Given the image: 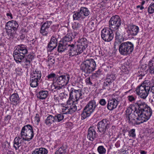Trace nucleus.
<instances>
[{"label":"nucleus","instance_id":"nucleus-1","mask_svg":"<svg viewBox=\"0 0 154 154\" xmlns=\"http://www.w3.org/2000/svg\"><path fill=\"white\" fill-rule=\"evenodd\" d=\"M142 112L139 111H134V114L126 117V120L131 125H137L143 123L149 119V115L146 111L143 113V116L142 115Z\"/></svg>","mask_w":154,"mask_h":154},{"label":"nucleus","instance_id":"nucleus-2","mask_svg":"<svg viewBox=\"0 0 154 154\" xmlns=\"http://www.w3.org/2000/svg\"><path fill=\"white\" fill-rule=\"evenodd\" d=\"M134 47L133 44L129 41L120 42L119 45L116 41L114 43V48H119V53L122 55L127 56L131 54L134 50Z\"/></svg>","mask_w":154,"mask_h":154},{"label":"nucleus","instance_id":"nucleus-3","mask_svg":"<svg viewBox=\"0 0 154 154\" xmlns=\"http://www.w3.org/2000/svg\"><path fill=\"white\" fill-rule=\"evenodd\" d=\"M121 19L117 15L112 16L109 22V27L110 30L116 31L115 38L116 39H119L121 34L119 29L121 24Z\"/></svg>","mask_w":154,"mask_h":154},{"label":"nucleus","instance_id":"nucleus-4","mask_svg":"<svg viewBox=\"0 0 154 154\" xmlns=\"http://www.w3.org/2000/svg\"><path fill=\"white\" fill-rule=\"evenodd\" d=\"M150 89V81L146 80L136 88V92L140 97L145 99L148 95Z\"/></svg>","mask_w":154,"mask_h":154},{"label":"nucleus","instance_id":"nucleus-5","mask_svg":"<svg viewBox=\"0 0 154 154\" xmlns=\"http://www.w3.org/2000/svg\"><path fill=\"white\" fill-rule=\"evenodd\" d=\"M14 51L13 56L14 60L18 63L20 60H22L24 56L28 53L27 47L24 45L21 44L17 45Z\"/></svg>","mask_w":154,"mask_h":154},{"label":"nucleus","instance_id":"nucleus-6","mask_svg":"<svg viewBox=\"0 0 154 154\" xmlns=\"http://www.w3.org/2000/svg\"><path fill=\"white\" fill-rule=\"evenodd\" d=\"M96 62L94 59L87 60L81 65L80 69L82 72L86 74H89L95 69Z\"/></svg>","mask_w":154,"mask_h":154},{"label":"nucleus","instance_id":"nucleus-7","mask_svg":"<svg viewBox=\"0 0 154 154\" xmlns=\"http://www.w3.org/2000/svg\"><path fill=\"white\" fill-rule=\"evenodd\" d=\"M82 92L81 89L76 90L72 88L69 94V98L67 101L66 105H70L72 103L77 102L80 99H82Z\"/></svg>","mask_w":154,"mask_h":154},{"label":"nucleus","instance_id":"nucleus-8","mask_svg":"<svg viewBox=\"0 0 154 154\" xmlns=\"http://www.w3.org/2000/svg\"><path fill=\"white\" fill-rule=\"evenodd\" d=\"M97 105L94 100H92L88 103L84 107L82 114V117L83 119L89 116L94 111Z\"/></svg>","mask_w":154,"mask_h":154},{"label":"nucleus","instance_id":"nucleus-9","mask_svg":"<svg viewBox=\"0 0 154 154\" xmlns=\"http://www.w3.org/2000/svg\"><path fill=\"white\" fill-rule=\"evenodd\" d=\"M20 134L21 137H25L26 141H30L34 136L32 126L30 125H25L22 128Z\"/></svg>","mask_w":154,"mask_h":154},{"label":"nucleus","instance_id":"nucleus-10","mask_svg":"<svg viewBox=\"0 0 154 154\" xmlns=\"http://www.w3.org/2000/svg\"><path fill=\"white\" fill-rule=\"evenodd\" d=\"M136 106L138 107V110H136L135 111H140L142 112V115L143 116V113L144 111H146L148 115H149V119L150 118L152 114V110L151 108L147 106L146 103L144 102L141 100H139L135 103Z\"/></svg>","mask_w":154,"mask_h":154},{"label":"nucleus","instance_id":"nucleus-11","mask_svg":"<svg viewBox=\"0 0 154 154\" xmlns=\"http://www.w3.org/2000/svg\"><path fill=\"white\" fill-rule=\"evenodd\" d=\"M109 126V122L107 119H104L99 122L97 125L98 132L103 134H106V131Z\"/></svg>","mask_w":154,"mask_h":154},{"label":"nucleus","instance_id":"nucleus-12","mask_svg":"<svg viewBox=\"0 0 154 154\" xmlns=\"http://www.w3.org/2000/svg\"><path fill=\"white\" fill-rule=\"evenodd\" d=\"M110 30L109 27V29L104 28L101 31V37L105 42H109L113 38L114 34L112 31Z\"/></svg>","mask_w":154,"mask_h":154},{"label":"nucleus","instance_id":"nucleus-13","mask_svg":"<svg viewBox=\"0 0 154 154\" xmlns=\"http://www.w3.org/2000/svg\"><path fill=\"white\" fill-rule=\"evenodd\" d=\"M116 78L115 75L113 73H111L110 74L108 75L103 85L104 88L108 90L111 88L114 84L113 82Z\"/></svg>","mask_w":154,"mask_h":154},{"label":"nucleus","instance_id":"nucleus-14","mask_svg":"<svg viewBox=\"0 0 154 154\" xmlns=\"http://www.w3.org/2000/svg\"><path fill=\"white\" fill-rule=\"evenodd\" d=\"M56 79L55 83L64 86L68 83L70 79V76L68 74H65L59 76L56 78Z\"/></svg>","mask_w":154,"mask_h":154},{"label":"nucleus","instance_id":"nucleus-15","mask_svg":"<svg viewBox=\"0 0 154 154\" xmlns=\"http://www.w3.org/2000/svg\"><path fill=\"white\" fill-rule=\"evenodd\" d=\"M26 140L25 137H21V134H20V136L16 137L14 140V147L16 150L18 149L20 146H24L26 143L25 141Z\"/></svg>","mask_w":154,"mask_h":154},{"label":"nucleus","instance_id":"nucleus-16","mask_svg":"<svg viewBox=\"0 0 154 154\" xmlns=\"http://www.w3.org/2000/svg\"><path fill=\"white\" fill-rule=\"evenodd\" d=\"M119 97L117 96L115 98L109 99L106 106L107 109L112 111L116 108L119 102Z\"/></svg>","mask_w":154,"mask_h":154},{"label":"nucleus","instance_id":"nucleus-17","mask_svg":"<svg viewBox=\"0 0 154 154\" xmlns=\"http://www.w3.org/2000/svg\"><path fill=\"white\" fill-rule=\"evenodd\" d=\"M34 58V57L33 54L32 53H30L28 55L25 56V55L24 57L22 58V60H20V62H18V63H24L25 67L27 68L29 66L30 63Z\"/></svg>","mask_w":154,"mask_h":154},{"label":"nucleus","instance_id":"nucleus-18","mask_svg":"<svg viewBox=\"0 0 154 154\" xmlns=\"http://www.w3.org/2000/svg\"><path fill=\"white\" fill-rule=\"evenodd\" d=\"M139 32V27L135 25L130 24L127 30L128 36H133L136 35Z\"/></svg>","mask_w":154,"mask_h":154},{"label":"nucleus","instance_id":"nucleus-19","mask_svg":"<svg viewBox=\"0 0 154 154\" xmlns=\"http://www.w3.org/2000/svg\"><path fill=\"white\" fill-rule=\"evenodd\" d=\"M51 21H47L42 25L40 29V33L44 36H47L49 32V27L52 24Z\"/></svg>","mask_w":154,"mask_h":154},{"label":"nucleus","instance_id":"nucleus-20","mask_svg":"<svg viewBox=\"0 0 154 154\" xmlns=\"http://www.w3.org/2000/svg\"><path fill=\"white\" fill-rule=\"evenodd\" d=\"M95 128L94 127H90L88 131L87 137L89 140L92 141H93L97 137Z\"/></svg>","mask_w":154,"mask_h":154},{"label":"nucleus","instance_id":"nucleus-21","mask_svg":"<svg viewBox=\"0 0 154 154\" xmlns=\"http://www.w3.org/2000/svg\"><path fill=\"white\" fill-rule=\"evenodd\" d=\"M57 44V38L54 36H52L48 45V50L51 51L56 48Z\"/></svg>","mask_w":154,"mask_h":154},{"label":"nucleus","instance_id":"nucleus-22","mask_svg":"<svg viewBox=\"0 0 154 154\" xmlns=\"http://www.w3.org/2000/svg\"><path fill=\"white\" fill-rule=\"evenodd\" d=\"M6 29H13L14 31L17 30L19 25L16 21L12 20L8 22L6 24Z\"/></svg>","mask_w":154,"mask_h":154},{"label":"nucleus","instance_id":"nucleus-23","mask_svg":"<svg viewBox=\"0 0 154 154\" xmlns=\"http://www.w3.org/2000/svg\"><path fill=\"white\" fill-rule=\"evenodd\" d=\"M70 45V44L64 43L60 41L58 44L57 47V51L59 52L62 53L65 51L66 50H67L68 48Z\"/></svg>","mask_w":154,"mask_h":154},{"label":"nucleus","instance_id":"nucleus-24","mask_svg":"<svg viewBox=\"0 0 154 154\" xmlns=\"http://www.w3.org/2000/svg\"><path fill=\"white\" fill-rule=\"evenodd\" d=\"M69 47L68 52L69 56H73L75 55H79L75 45L72 44L71 45H70Z\"/></svg>","mask_w":154,"mask_h":154},{"label":"nucleus","instance_id":"nucleus-25","mask_svg":"<svg viewBox=\"0 0 154 154\" xmlns=\"http://www.w3.org/2000/svg\"><path fill=\"white\" fill-rule=\"evenodd\" d=\"M48 150L44 147H41L34 149L32 152V154H47Z\"/></svg>","mask_w":154,"mask_h":154},{"label":"nucleus","instance_id":"nucleus-26","mask_svg":"<svg viewBox=\"0 0 154 154\" xmlns=\"http://www.w3.org/2000/svg\"><path fill=\"white\" fill-rule=\"evenodd\" d=\"M20 99L19 95L17 93L12 94L10 97V101L15 104H17L19 103Z\"/></svg>","mask_w":154,"mask_h":154},{"label":"nucleus","instance_id":"nucleus-27","mask_svg":"<svg viewBox=\"0 0 154 154\" xmlns=\"http://www.w3.org/2000/svg\"><path fill=\"white\" fill-rule=\"evenodd\" d=\"M42 76L41 72L40 71L37 69L33 71V72L31 74V78H35V79L40 80Z\"/></svg>","mask_w":154,"mask_h":154},{"label":"nucleus","instance_id":"nucleus-28","mask_svg":"<svg viewBox=\"0 0 154 154\" xmlns=\"http://www.w3.org/2000/svg\"><path fill=\"white\" fill-rule=\"evenodd\" d=\"M48 94V92L47 91H40L37 94V97L40 99L43 100L46 99Z\"/></svg>","mask_w":154,"mask_h":154},{"label":"nucleus","instance_id":"nucleus-29","mask_svg":"<svg viewBox=\"0 0 154 154\" xmlns=\"http://www.w3.org/2000/svg\"><path fill=\"white\" fill-rule=\"evenodd\" d=\"M45 123L47 125L50 126L54 122H55L54 116L49 115L45 120Z\"/></svg>","mask_w":154,"mask_h":154},{"label":"nucleus","instance_id":"nucleus-30","mask_svg":"<svg viewBox=\"0 0 154 154\" xmlns=\"http://www.w3.org/2000/svg\"><path fill=\"white\" fill-rule=\"evenodd\" d=\"M77 42L78 44L82 46H83L86 48L88 46V41L85 38H82L78 40Z\"/></svg>","mask_w":154,"mask_h":154},{"label":"nucleus","instance_id":"nucleus-31","mask_svg":"<svg viewBox=\"0 0 154 154\" xmlns=\"http://www.w3.org/2000/svg\"><path fill=\"white\" fill-rule=\"evenodd\" d=\"M149 72L151 74H154V57L149 60L148 63Z\"/></svg>","mask_w":154,"mask_h":154},{"label":"nucleus","instance_id":"nucleus-32","mask_svg":"<svg viewBox=\"0 0 154 154\" xmlns=\"http://www.w3.org/2000/svg\"><path fill=\"white\" fill-rule=\"evenodd\" d=\"M80 12L83 16H88L90 14V12L88 8L82 7L79 10Z\"/></svg>","mask_w":154,"mask_h":154},{"label":"nucleus","instance_id":"nucleus-33","mask_svg":"<svg viewBox=\"0 0 154 154\" xmlns=\"http://www.w3.org/2000/svg\"><path fill=\"white\" fill-rule=\"evenodd\" d=\"M72 37H71L69 33L67 34L64 36L61 41L62 42L66 44H68V42L72 41Z\"/></svg>","mask_w":154,"mask_h":154},{"label":"nucleus","instance_id":"nucleus-34","mask_svg":"<svg viewBox=\"0 0 154 154\" xmlns=\"http://www.w3.org/2000/svg\"><path fill=\"white\" fill-rule=\"evenodd\" d=\"M82 105H80V106H78L77 108V106L75 104H72L71 106H70V108H69L70 114H71L77 110L79 111L82 108Z\"/></svg>","mask_w":154,"mask_h":154},{"label":"nucleus","instance_id":"nucleus-35","mask_svg":"<svg viewBox=\"0 0 154 154\" xmlns=\"http://www.w3.org/2000/svg\"><path fill=\"white\" fill-rule=\"evenodd\" d=\"M55 120V122H58L62 120L64 118V116L63 114H58L54 116Z\"/></svg>","mask_w":154,"mask_h":154},{"label":"nucleus","instance_id":"nucleus-36","mask_svg":"<svg viewBox=\"0 0 154 154\" xmlns=\"http://www.w3.org/2000/svg\"><path fill=\"white\" fill-rule=\"evenodd\" d=\"M74 20H79L84 18L83 15L80 12V11L74 14L73 15Z\"/></svg>","mask_w":154,"mask_h":154},{"label":"nucleus","instance_id":"nucleus-37","mask_svg":"<svg viewBox=\"0 0 154 154\" xmlns=\"http://www.w3.org/2000/svg\"><path fill=\"white\" fill-rule=\"evenodd\" d=\"M115 128V126H112L111 128L108 129L106 131V134H103L102 135L103 136H108L109 137H110L111 136L113 135V130Z\"/></svg>","mask_w":154,"mask_h":154},{"label":"nucleus","instance_id":"nucleus-38","mask_svg":"<svg viewBox=\"0 0 154 154\" xmlns=\"http://www.w3.org/2000/svg\"><path fill=\"white\" fill-rule=\"evenodd\" d=\"M75 45L78 53L79 54H80L83 52L86 49V48L84 47L83 46H82L79 44H78L77 45Z\"/></svg>","mask_w":154,"mask_h":154},{"label":"nucleus","instance_id":"nucleus-39","mask_svg":"<svg viewBox=\"0 0 154 154\" xmlns=\"http://www.w3.org/2000/svg\"><path fill=\"white\" fill-rule=\"evenodd\" d=\"M31 78L30 81V86L32 87H35L38 85V82L39 81V80Z\"/></svg>","mask_w":154,"mask_h":154},{"label":"nucleus","instance_id":"nucleus-40","mask_svg":"<svg viewBox=\"0 0 154 154\" xmlns=\"http://www.w3.org/2000/svg\"><path fill=\"white\" fill-rule=\"evenodd\" d=\"M97 150L100 154H104L106 152V149L103 146H99L97 148Z\"/></svg>","mask_w":154,"mask_h":154},{"label":"nucleus","instance_id":"nucleus-41","mask_svg":"<svg viewBox=\"0 0 154 154\" xmlns=\"http://www.w3.org/2000/svg\"><path fill=\"white\" fill-rule=\"evenodd\" d=\"M66 151L65 147L62 146L56 151L55 154H65Z\"/></svg>","mask_w":154,"mask_h":154},{"label":"nucleus","instance_id":"nucleus-42","mask_svg":"<svg viewBox=\"0 0 154 154\" xmlns=\"http://www.w3.org/2000/svg\"><path fill=\"white\" fill-rule=\"evenodd\" d=\"M132 111L133 110L130 106L128 107L125 112V116L126 117L130 116L131 114H134V112L132 113Z\"/></svg>","mask_w":154,"mask_h":154},{"label":"nucleus","instance_id":"nucleus-43","mask_svg":"<svg viewBox=\"0 0 154 154\" xmlns=\"http://www.w3.org/2000/svg\"><path fill=\"white\" fill-rule=\"evenodd\" d=\"M128 135L130 137L134 138L136 136L135 134V129H132L128 131Z\"/></svg>","mask_w":154,"mask_h":154},{"label":"nucleus","instance_id":"nucleus-44","mask_svg":"<svg viewBox=\"0 0 154 154\" xmlns=\"http://www.w3.org/2000/svg\"><path fill=\"white\" fill-rule=\"evenodd\" d=\"M85 82L87 85H91L94 82L93 77H91L87 78L85 80Z\"/></svg>","mask_w":154,"mask_h":154},{"label":"nucleus","instance_id":"nucleus-45","mask_svg":"<svg viewBox=\"0 0 154 154\" xmlns=\"http://www.w3.org/2000/svg\"><path fill=\"white\" fill-rule=\"evenodd\" d=\"M81 26H82L80 23H75L72 26V27L74 30H78L79 31V29Z\"/></svg>","mask_w":154,"mask_h":154},{"label":"nucleus","instance_id":"nucleus-46","mask_svg":"<svg viewBox=\"0 0 154 154\" xmlns=\"http://www.w3.org/2000/svg\"><path fill=\"white\" fill-rule=\"evenodd\" d=\"M148 11L149 14H152L154 12V3L151 4L148 7Z\"/></svg>","mask_w":154,"mask_h":154},{"label":"nucleus","instance_id":"nucleus-47","mask_svg":"<svg viewBox=\"0 0 154 154\" xmlns=\"http://www.w3.org/2000/svg\"><path fill=\"white\" fill-rule=\"evenodd\" d=\"M71 33H69L71 37H72V39L77 38L79 36V32L78 31L76 32L75 30Z\"/></svg>","mask_w":154,"mask_h":154},{"label":"nucleus","instance_id":"nucleus-48","mask_svg":"<svg viewBox=\"0 0 154 154\" xmlns=\"http://www.w3.org/2000/svg\"><path fill=\"white\" fill-rule=\"evenodd\" d=\"M69 109L67 107H64L62 109V112H63V114H70Z\"/></svg>","mask_w":154,"mask_h":154},{"label":"nucleus","instance_id":"nucleus-49","mask_svg":"<svg viewBox=\"0 0 154 154\" xmlns=\"http://www.w3.org/2000/svg\"><path fill=\"white\" fill-rule=\"evenodd\" d=\"M53 100L54 103L56 104H59L60 103L59 98L57 95H54V96Z\"/></svg>","mask_w":154,"mask_h":154},{"label":"nucleus","instance_id":"nucleus-50","mask_svg":"<svg viewBox=\"0 0 154 154\" xmlns=\"http://www.w3.org/2000/svg\"><path fill=\"white\" fill-rule=\"evenodd\" d=\"M128 100L131 102H134L136 99V97L133 95H129L128 97Z\"/></svg>","mask_w":154,"mask_h":154},{"label":"nucleus","instance_id":"nucleus-51","mask_svg":"<svg viewBox=\"0 0 154 154\" xmlns=\"http://www.w3.org/2000/svg\"><path fill=\"white\" fill-rule=\"evenodd\" d=\"M7 30V33L8 35L10 37H14V34L13 32H12V29L11 28L6 29Z\"/></svg>","mask_w":154,"mask_h":154},{"label":"nucleus","instance_id":"nucleus-52","mask_svg":"<svg viewBox=\"0 0 154 154\" xmlns=\"http://www.w3.org/2000/svg\"><path fill=\"white\" fill-rule=\"evenodd\" d=\"M99 103L101 106H105L106 105V102L105 99H101L100 100Z\"/></svg>","mask_w":154,"mask_h":154},{"label":"nucleus","instance_id":"nucleus-53","mask_svg":"<svg viewBox=\"0 0 154 154\" xmlns=\"http://www.w3.org/2000/svg\"><path fill=\"white\" fill-rule=\"evenodd\" d=\"M56 75L54 73H51L49 74L47 76V77L48 79H52L55 77Z\"/></svg>","mask_w":154,"mask_h":154},{"label":"nucleus","instance_id":"nucleus-54","mask_svg":"<svg viewBox=\"0 0 154 154\" xmlns=\"http://www.w3.org/2000/svg\"><path fill=\"white\" fill-rule=\"evenodd\" d=\"M35 120L38 123L40 121V117L39 115L38 114H37L35 115Z\"/></svg>","mask_w":154,"mask_h":154},{"label":"nucleus","instance_id":"nucleus-55","mask_svg":"<svg viewBox=\"0 0 154 154\" xmlns=\"http://www.w3.org/2000/svg\"><path fill=\"white\" fill-rule=\"evenodd\" d=\"M11 116L9 115H8L6 116L5 117V121L9 122L11 118Z\"/></svg>","mask_w":154,"mask_h":154},{"label":"nucleus","instance_id":"nucleus-56","mask_svg":"<svg viewBox=\"0 0 154 154\" xmlns=\"http://www.w3.org/2000/svg\"><path fill=\"white\" fill-rule=\"evenodd\" d=\"M148 132L150 134H151L154 133V130L153 128H151L148 130Z\"/></svg>","mask_w":154,"mask_h":154},{"label":"nucleus","instance_id":"nucleus-57","mask_svg":"<svg viewBox=\"0 0 154 154\" xmlns=\"http://www.w3.org/2000/svg\"><path fill=\"white\" fill-rule=\"evenodd\" d=\"M36 38L33 39L32 40L30 41V43L33 45H35L36 44Z\"/></svg>","mask_w":154,"mask_h":154},{"label":"nucleus","instance_id":"nucleus-58","mask_svg":"<svg viewBox=\"0 0 154 154\" xmlns=\"http://www.w3.org/2000/svg\"><path fill=\"white\" fill-rule=\"evenodd\" d=\"M54 87H55V89H57V90H60V89H61L62 88L64 87L63 86L60 85L59 86L57 85L55 86L54 85Z\"/></svg>","mask_w":154,"mask_h":154},{"label":"nucleus","instance_id":"nucleus-59","mask_svg":"<svg viewBox=\"0 0 154 154\" xmlns=\"http://www.w3.org/2000/svg\"><path fill=\"white\" fill-rule=\"evenodd\" d=\"M150 86H151V89H150V91L152 94H154V84L152 85H151V84H150Z\"/></svg>","mask_w":154,"mask_h":154},{"label":"nucleus","instance_id":"nucleus-60","mask_svg":"<svg viewBox=\"0 0 154 154\" xmlns=\"http://www.w3.org/2000/svg\"><path fill=\"white\" fill-rule=\"evenodd\" d=\"M48 62L50 63V64L52 65V64H53L54 63L55 59H51L50 60H48Z\"/></svg>","mask_w":154,"mask_h":154},{"label":"nucleus","instance_id":"nucleus-61","mask_svg":"<svg viewBox=\"0 0 154 154\" xmlns=\"http://www.w3.org/2000/svg\"><path fill=\"white\" fill-rule=\"evenodd\" d=\"M101 71L100 69H99L95 73V75H96V76H98L97 75H100L101 74Z\"/></svg>","mask_w":154,"mask_h":154},{"label":"nucleus","instance_id":"nucleus-62","mask_svg":"<svg viewBox=\"0 0 154 154\" xmlns=\"http://www.w3.org/2000/svg\"><path fill=\"white\" fill-rule=\"evenodd\" d=\"M6 15L7 16H10L11 19H12L13 18L12 14L10 12L7 13Z\"/></svg>","mask_w":154,"mask_h":154},{"label":"nucleus","instance_id":"nucleus-63","mask_svg":"<svg viewBox=\"0 0 154 154\" xmlns=\"http://www.w3.org/2000/svg\"><path fill=\"white\" fill-rule=\"evenodd\" d=\"M137 8H140V9L141 10H143L144 8L143 6L140 5H137Z\"/></svg>","mask_w":154,"mask_h":154},{"label":"nucleus","instance_id":"nucleus-64","mask_svg":"<svg viewBox=\"0 0 154 154\" xmlns=\"http://www.w3.org/2000/svg\"><path fill=\"white\" fill-rule=\"evenodd\" d=\"M51 28L54 32H55L56 30V29H55V26L53 25V26H52L51 27Z\"/></svg>","mask_w":154,"mask_h":154}]
</instances>
